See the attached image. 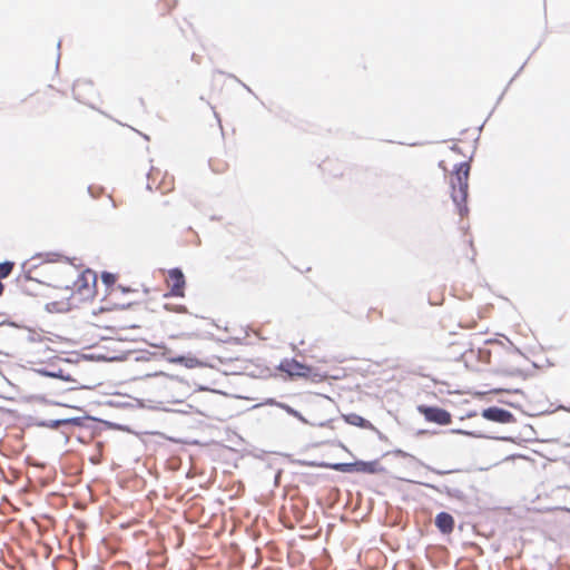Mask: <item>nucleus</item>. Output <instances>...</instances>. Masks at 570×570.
<instances>
[{"mask_svg":"<svg viewBox=\"0 0 570 570\" xmlns=\"http://www.w3.org/2000/svg\"><path fill=\"white\" fill-rule=\"evenodd\" d=\"M76 387L71 386V387H67V389H63L62 391H72L75 390Z\"/></svg>","mask_w":570,"mask_h":570,"instance_id":"obj_28","label":"nucleus"},{"mask_svg":"<svg viewBox=\"0 0 570 570\" xmlns=\"http://www.w3.org/2000/svg\"><path fill=\"white\" fill-rule=\"evenodd\" d=\"M13 266L14 264L9 261L0 263V279L8 277L11 274Z\"/></svg>","mask_w":570,"mask_h":570,"instance_id":"obj_14","label":"nucleus"},{"mask_svg":"<svg viewBox=\"0 0 570 570\" xmlns=\"http://www.w3.org/2000/svg\"><path fill=\"white\" fill-rule=\"evenodd\" d=\"M118 287H119L124 293H125V292H129V291H130V288L124 287V286H121V285H119Z\"/></svg>","mask_w":570,"mask_h":570,"instance_id":"obj_25","label":"nucleus"},{"mask_svg":"<svg viewBox=\"0 0 570 570\" xmlns=\"http://www.w3.org/2000/svg\"><path fill=\"white\" fill-rule=\"evenodd\" d=\"M424 487L426 488H430L441 494H446L451 498H456V499H460L462 497V491L459 490V489H454V488H450L448 485H433V484H430V483H422Z\"/></svg>","mask_w":570,"mask_h":570,"instance_id":"obj_11","label":"nucleus"},{"mask_svg":"<svg viewBox=\"0 0 570 570\" xmlns=\"http://www.w3.org/2000/svg\"><path fill=\"white\" fill-rule=\"evenodd\" d=\"M61 390H62V389H60V386H57V391H56L55 393H57V394H58V393L62 392Z\"/></svg>","mask_w":570,"mask_h":570,"instance_id":"obj_29","label":"nucleus"},{"mask_svg":"<svg viewBox=\"0 0 570 570\" xmlns=\"http://www.w3.org/2000/svg\"><path fill=\"white\" fill-rule=\"evenodd\" d=\"M35 425L39 428H48L52 430H58L61 426H65V419H57V420H38Z\"/></svg>","mask_w":570,"mask_h":570,"instance_id":"obj_12","label":"nucleus"},{"mask_svg":"<svg viewBox=\"0 0 570 570\" xmlns=\"http://www.w3.org/2000/svg\"><path fill=\"white\" fill-rule=\"evenodd\" d=\"M91 91H94V85L89 80H77L73 83L72 95H73L75 99H77L80 102L90 105L87 101L86 95L91 92Z\"/></svg>","mask_w":570,"mask_h":570,"instance_id":"obj_7","label":"nucleus"},{"mask_svg":"<svg viewBox=\"0 0 570 570\" xmlns=\"http://www.w3.org/2000/svg\"><path fill=\"white\" fill-rule=\"evenodd\" d=\"M277 405L285 410L289 415L298 419L301 422L303 423H308L307 420L298 412L296 411L295 409H293L292 406L285 404V403H277Z\"/></svg>","mask_w":570,"mask_h":570,"instance_id":"obj_13","label":"nucleus"},{"mask_svg":"<svg viewBox=\"0 0 570 570\" xmlns=\"http://www.w3.org/2000/svg\"><path fill=\"white\" fill-rule=\"evenodd\" d=\"M383 469L379 466L377 461H365V473L375 474Z\"/></svg>","mask_w":570,"mask_h":570,"instance_id":"obj_15","label":"nucleus"},{"mask_svg":"<svg viewBox=\"0 0 570 570\" xmlns=\"http://www.w3.org/2000/svg\"><path fill=\"white\" fill-rule=\"evenodd\" d=\"M101 281H102V283H104L107 287H109V286H111V285H114V284L116 283L117 277H116V275H115V274H112V273H109V272H102V274H101Z\"/></svg>","mask_w":570,"mask_h":570,"instance_id":"obj_18","label":"nucleus"},{"mask_svg":"<svg viewBox=\"0 0 570 570\" xmlns=\"http://www.w3.org/2000/svg\"><path fill=\"white\" fill-rule=\"evenodd\" d=\"M417 411L429 422L436 423L439 425H448L451 423V413L442 407L419 405Z\"/></svg>","mask_w":570,"mask_h":570,"instance_id":"obj_2","label":"nucleus"},{"mask_svg":"<svg viewBox=\"0 0 570 570\" xmlns=\"http://www.w3.org/2000/svg\"><path fill=\"white\" fill-rule=\"evenodd\" d=\"M35 372L41 376L55 379L53 370H48L45 367L36 368Z\"/></svg>","mask_w":570,"mask_h":570,"instance_id":"obj_21","label":"nucleus"},{"mask_svg":"<svg viewBox=\"0 0 570 570\" xmlns=\"http://www.w3.org/2000/svg\"><path fill=\"white\" fill-rule=\"evenodd\" d=\"M470 164L468 161L455 165L453 176L451 177V198L461 217L469 214L466 205L469 189Z\"/></svg>","mask_w":570,"mask_h":570,"instance_id":"obj_1","label":"nucleus"},{"mask_svg":"<svg viewBox=\"0 0 570 570\" xmlns=\"http://www.w3.org/2000/svg\"><path fill=\"white\" fill-rule=\"evenodd\" d=\"M4 292V285L0 282V296L3 294Z\"/></svg>","mask_w":570,"mask_h":570,"instance_id":"obj_24","label":"nucleus"},{"mask_svg":"<svg viewBox=\"0 0 570 570\" xmlns=\"http://www.w3.org/2000/svg\"><path fill=\"white\" fill-rule=\"evenodd\" d=\"M242 85H243V87H244L248 92H252V94H253L252 89H250L247 85H245V83H242Z\"/></svg>","mask_w":570,"mask_h":570,"instance_id":"obj_26","label":"nucleus"},{"mask_svg":"<svg viewBox=\"0 0 570 570\" xmlns=\"http://www.w3.org/2000/svg\"><path fill=\"white\" fill-rule=\"evenodd\" d=\"M176 311L179 313H185L187 311V308L183 305H179V306H177Z\"/></svg>","mask_w":570,"mask_h":570,"instance_id":"obj_23","label":"nucleus"},{"mask_svg":"<svg viewBox=\"0 0 570 570\" xmlns=\"http://www.w3.org/2000/svg\"><path fill=\"white\" fill-rule=\"evenodd\" d=\"M482 416L488 421L502 424L515 421L514 415L510 411L499 406H490L484 409L482 411Z\"/></svg>","mask_w":570,"mask_h":570,"instance_id":"obj_5","label":"nucleus"},{"mask_svg":"<svg viewBox=\"0 0 570 570\" xmlns=\"http://www.w3.org/2000/svg\"><path fill=\"white\" fill-rule=\"evenodd\" d=\"M35 400L39 403H43V404H49V405H56V406H69L68 404L66 403H62V402H59V401H53V400H49L47 399L45 395H37L35 396Z\"/></svg>","mask_w":570,"mask_h":570,"instance_id":"obj_16","label":"nucleus"},{"mask_svg":"<svg viewBox=\"0 0 570 570\" xmlns=\"http://www.w3.org/2000/svg\"><path fill=\"white\" fill-rule=\"evenodd\" d=\"M451 432L455 433V434H463V435H469V436H473V438H483V434H481V433L465 431V430H461V429H453V430H451Z\"/></svg>","mask_w":570,"mask_h":570,"instance_id":"obj_20","label":"nucleus"},{"mask_svg":"<svg viewBox=\"0 0 570 570\" xmlns=\"http://www.w3.org/2000/svg\"><path fill=\"white\" fill-rule=\"evenodd\" d=\"M55 373V379H59L65 382H76L75 379L70 374H65L61 368H52Z\"/></svg>","mask_w":570,"mask_h":570,"instance_id":"obj_19","label":"nucleus"},{"mask_svg":"<svg viewBox=\"0 0 570 570\" xmlns=\"http://www.w3.org/2000/svg\"><path fill=\"white\" fill-rule=\"evenodd\" d=\"M434 523L443 534H450L454 529V518L444 511L436 514Z\"/></svg>","mask_w":570,"mask_h":570,"instance_id":"obj_8","label":"nucleus"},{"mask_svg":"<svg viewBox=\"0 0 570 570\" xmlns=\"http://www.w3.org/2000/svg\"><path fill=\"white\" fill-rule=\"evenodd\" d=\"M86 419H91L90 416H75V417H67L65 419V425H73V426H83V421Z\"/></svg>","mask_w":570,"mask_h":570,"instance_id":"obj_17","label":"nucleus"},{"mask_svg":"<svg viewBox=\"0 0 570 570\" xmlns=\"http://www.w3.org/2000/svg\"><path fill=\"white\" fill-rule=\"evenodd\" d=\"M432 472L439 474V475H444V474H448V473H451L452 471H444V470H436V469H431Z\"/></svg>","mask_w":570,"mask_h":570,"instance_id":"obj_22","label":"nucleus"},{"mask_svg":"<svg viewBox=\"0 0 570 570\" xmlns=\"http://www.w3.org/2000/svg\"><path fill=\"white\" fill-rule=\"evenodd\" d=\"M278 370L288 374L291 377H309L313 368L308 365H305L295 358H285L278 365Z\"/></svg>","mask_w":570,"mask_h":570,"instance_id":"obj_3","label":"nucleus"},{"mask_svg":"<svg viewBox=\"0 0 570 570\" xmlns=\"http://www.w3.org/2000/svg\"><path fill=\"white\" fill-rule=\"evenodd\" d=\"M344 420L346 423L358 426L361 429H367V430H376L375 426L363 416L356 414V413H350L344 415Z\"/></svg>","mask_w":570,"mask_h":570,"instance_id":"obj_10","label":"nucleus"},{"mask_svg":"<svg viewBox=\"0 0 570 570\" xmlns=\"http://www.w3.org/2000/svg\"><path fill=\"white\" fill-rule=\"evenodd\" d=\"M81 281L86 282V276L85 275H81L80 277ZM81 286H86V283H83Z\"/></svg>","mask_w":570,"mask_h":570,"instance_id":"obj_27","label":"nucleus"},{"mask_svg":"<svg viewBox=\"0 0 570 570\" xmlns=\"http://www.w3.org/2000/svg\"><path fill=\"white\" fill-rule=\"evenodd\" d=\"M311 466H318V468H325L331 469L337 472L342 473H354V472H362L365 473V461H355V462H338V463H327V462H311Z\"/></svg>","mask_w":570,"mask_h":570,"instance_id":"obj_4","label":"nucleus"},{"mask_svg":"<svg viewBox=\"0 0 570 570\" xmlns=\"http://www.w3.org/2000/svg\"><path fill=\"white\" fill-rule=\"evenodd\" d=\"M169 279L171 282L170 294L173 296H184L185 276L180 268H171L168 272Z\"/></svg>","mask_w":570,"mask_h":570,"instance_id":"obj_6","label":"nucleus"},{"mask_svg":"<svg viewBox=\"0 0 570 570\" xmlns=\"http://www.w3.org/2000/svg\"><path fill=\"white\" fill-rule=\"evenodd\" d=\"M170 363L184 365L187 368H195L202 366L203 363L191 355H177L167 358Z\"/></svg>","mask_w":570,"mask_h":570,"instance_id":"obj_9","label":"nucleus"}]
</instances>
